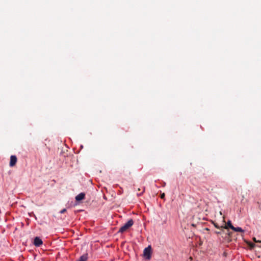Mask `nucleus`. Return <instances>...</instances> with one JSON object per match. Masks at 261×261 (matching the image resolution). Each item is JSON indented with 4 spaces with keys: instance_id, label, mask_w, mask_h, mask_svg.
Here are the masks:
<instances>
[{
    "instance_id": "f257e3e1",
    "label": "nucleus",
    "mask_w": 261,
    "mask_h": 261,
    "mask_svg": "<svg viewBox=\"0 0 261 261\" xmlns=\"http://www.w3.org/2000/svg\"><path fill=\"white\" fill-rule=\"evenodd\" d=\"M134 224V221L133 219L129 220L125 224H124L122 226H121L118 232L123 233L128 230L131 226H132Z\"/></svg>"
},
{
    "instance_id": "f03ea898",
    "label": "nucleus",
    "mask_w": 261,
    "mask_h": 261,
    "mask_svg": "<svg viewBox=\"0 0 261 261\" xmlns=\"http://www.w3.org/2000/svg\"><path fill=\"white\" fill-rule=\"evenodd\" d=\"M151 248L150 246H148L145 248L143 251V254L146 259H150L151 257Z\"/></svg>"
},
{
    "instance_id": "7ed1b4c3",
    "label": "nucleus",
    "mask_w": 261,
    "mask_h": 261,
    "mask_svg": "<svg viewBox=\"0 0 261 261\" xmlns=\"http://www.w3.org/2000/svg\"><path fill=\"white\" fill-rule=\"evenodd\" d=\"M43 244V242L42 240L38 237H36L34 238V245L36 247H40Z\"/></svg>"
},
{
    "instance_id": "20e7f679",
    "label": "nucleus",
    "mask_w": 261,
    "mask_h": 261,
    "mask_svg": "<svg viewBox=\"0 0 261 261\" xmlns=\"http://www.w3.org/2000/svg\"><path fill=\"white\" fill-rule=\"evenodd\" d=\"M17 159L16 155H12L10 157V161L9 163V166L10 167L14 166L17 163Z\"/></svg>"
},
{
    "instance_id": "39448f33",
    "label": "nucleus",
    "mask_w": 261,
    "mask_h": 261,
    "mask_svg": "<svg viewBox=\"0 0 261 261\" xmlns=\"http://www.w3.org/2000/svg\"><path fill=\"white\" fill-rule=\"evenodd\" d=\"M85 194L84 193H81L75 197L77 201H80L85 198Z\"/></svg>"
},
{
    "instance_id": "423d86ee",
    "label": "nucleus",
    "mask_w": 261,
    "mask_h": 261,
    "mask_svg": "<svg viewBox=\"0 0 261 261\" xmlns=\"http://www.w3.org/2000/svg\"><path fill=\"white\" fill-rule=\"evenodd\" d=\"M88 259V253L82 255L77 261H87Z\"/></svg>"
},
{
    "instance_id": "0eeeda50",
    "label": "nucleus",
    "mask_w": 261,
    "mask_h": 261,
    "mask_svg": "<svg viewBox=\"0 0 261 261\" xmlns=\"http://www.w3.org/2000/svg\"><path fill=\"white\" fill-rule=\"evenodd\" d=\"M228 227L231 228V229H234V226L232 225L230 221H228L227 223V225L225 226H222L221 228H223L225 229H227Z\"/></svg>"
},
{
    "instance_id": "6e6552de",
    "label": "nucleus",
    "mask_w": 261,
    "mask_h": 261,
    "mask_svg": "<svg viewBox=\"0 0 261 261\" xmlns=\"http://www.w3.org/2000/svg\"><path fill=\"white\" fill-rule=\"evenodd\" d=\"M233 230H234V231H236V232H243L244 230L241 228V227H234V229H232Z\"/></svg>"
},
{
    "instance_id": "1a4fd4ad",
    "label": "nucleus",
    "mask_w": 261,
    "mask_h": 261,
    "mask_svg": "<svg viewBox=\"0 0 261 261\" xmlns=\"http://www.w3.org/2000/svg\"><path fill=\"white\" fill-rule=\"evenodd\" d=\"M66 212V208H64V209H63L62 210H61L60 211V213L61 214H63V213H65Z\"/></svg>"
},
{
    "instance_id": "9d476101",
    "label": "nucleus",
    "mask_w": 261,
    "mask_h": 261,
    "mask_svg": "<svg viewBox=\"0 0 261 261\" xmlns=\"http://www.w3.org/2000/svg\"><path fill=\"white\" fill-rule=\"evenodd\" d=\"M145 187H143V190H142V192L141 193H140V194H138V196L141 195L142 193H143L145 192Z\"/></svg>"
},
{
    "instance_id": "9b49d317",
    "label": "nucleus",
    "mask_w": 261,
    "mask_h": 261,
    "mask_svg": "<svg viewBox=\"0 0 261 261\" xmlns=\"http://www.w3.org/2000/svg\"><path fill=\"white\" fill-rule=\"evenodd\" d=\"M164 197H165V193H163V194H161V198L162 199H164Z\"/></svg>"
},
{
    "instance_id": "f8f14e48",
    "label": "nucleus",
    "mask_w": 261,
    "mask_h": 261,
    "mask_svg": "<svg viewBox=\"0 0 261 261\" xmlns=\"http://www.w3.org/2000/svg\"><path fill=\"white\" fill-rule=\"evenodd\" d=\"M214 225H215V227H216L217 228H220L219 226L217 224H214Z\"/></svg>"
},
{
    "instance_id": "ddd939ff",
    "label": "nucleus",
    "mask_w": 261,
    "mask_h": 261,
    "mask_svg": "<svg viewBox=\"0 0 261 261\" xmlns=\"http://www.w3.org/2000/svg\"><path fill=\"white\" fill-rule=\"evenodd\" d=\"M253 240L255 242H257V240H256V238H253Z\"/></svg>"
},
{
    "instance_id": "4468645a",
    "label": "nucleus",
    "mask_w": 261,
    "mask_h": 261,
    "mask_svg": "<svg viewBox=\"0 0 261 261\" xmlns=\"http://www.w3.org/2000/svg\"><path fill=\"white\" fill-rule=\"evenodd\" d=\"M256 243H261V241L257 240V242Z\"/></svg>"
},
{
    "instance_id": "2eb2a0df",
    "label": "nucleus",
    "mask_w": 261,
    "mask_h": 261,
    "mask_svg": "<svg viewBox=\"0 0 261 261\" xmlns=\"http://www.w3.org/2000/svg\"><path fill=\"white\" fill-rule=\"evenodd\" d=\"M140 190H140V188H138V191H140Z\"/></svg>"
},
{
    "instance_id": "dca6fc26",
    "label": "nucleus",
    "mask_w": 261,
    "mask_h": 261,
    "mask_svg": "<svg viewBox=\"0 0 261 261\" xmlns=\"http://www.w3.org/2000/svg\"><path fill=\"white\" fill-rule=\"evenodd\" d=\"M258 247H260V246H258ZM260 247H261V246H260Z\"/></svg>"
}]
</instances>
